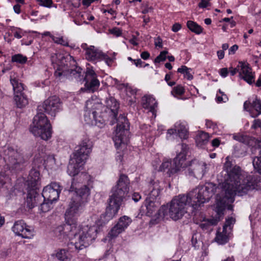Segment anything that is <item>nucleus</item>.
<instances>
[{
  "mask_svg": "<svg viewBox=\"0 0 261 261\" xmlns=\"http://www.w3.org/2000/svg\"><path fill=\"white\" fill-rule=\"evenodd\" d=\"M257 175H247L244 177L241 174V168L234 165L228 159L223 167V170L218 176V180L221 181L220 186L221 191L217 195L216 212L219 215L223 214L226 207L232 210L230 203L234 201V196L238 194L242 196L249 190H253L257 186Z\"/></svg>",
  "mask_w": 261,
  "mask_h": 261,
  "instance_id": "nucleus-1",
  "label": "nucleus"
},
{
  "mask_svg": "<svg viewBox=\"0 0 261 261\" xmlns=\"http://www.w3.org/2000/svg\"><path fill=\"white\" fill-rule=\"evenodd\" d=\"M216 190V185L208 182L196 187L187 194L175 196L168 205L162 206L160 208L159 215L163 219L170 218L174 221L178 220L187 213L189 206L197 210L208 202Z\"/></svg>",
  "mask_w": 261,
  "mask_h": 261,
  "instance_id": "nucleus-2",
  "label": "nucleus"
},
{
  "mask_svg": "<svg viewBox=\"0 0 261 261\" xmlns=\"http://www.w3.org/2000/svg\"><path fill=\"white\" fill-rule=\"evenodd\" d=\"M56 56L57 59V68L55 72L56 76H69L74 78L77 82H85V87L90 92H93L98 89L100 82L92 68H87L84 77L83 69L76 66V61L72 56H64L61 54H57Z\"/></svg>",
  "mask_w": 261,
  "mask_h": 261,
  "instance_id": "nucleus-3",
  "label": "nucleus"
},
{
  "mask_svg": "<svg viewBox=\"0 0 261 261\" xmlns=\"http://www.w3.org/2000/svg\"><path fill=\"white\" fill-rule=\"evenodd\" d=\"M105 103L107 108L110 110L113 120L111 124L113 125L117 123V127L115 130V135L113 138L115 145L117 148L124 144L126 141L127 136L129 133V124L126 117L120 114L117 118L118 111L119 108V103L116 99L111 96L105 99Z\"/></svg>",
  "mask_w": 261,
  "mask_h": 261,
  "instance_id": "nucleus-4",
  "label": "nucleus"
},
{
  "mask_svg": "<svg viewBox=\"0 0 261 261\" xmlns=\"http://www.w3.org/2000/svg\"><path fill=\"white\" fill-rule=\"evenodd\" d=\"M129 180L125 174H121L116 186L111 190L105 216L107 219H112L118 213L123 198L129 192Z\"/></svg>",
  "mask_w": 261,
  "mask_h": 261,
  "instance_id": "nucleus-5",
  "label": "nucleus"
},
{
  "mask_svg": "<svg viewBox=\"0 0 261 261\" xmlns=\"http://www.w3.org/2000/svg\"><path fill=\"white\" fill-rule=\"evenodd\" d=\"M97 233V226L96 225H79L77 226L76 223V231L73 234L74 242L73 243L75 248L77 250H81L88 246L94 240Z\"/></svg>",
  "mask_w": 261,
  "mask_h": 261,
  "instance_id": "nucleus-6",
  "label": "nucleus"
},
{
  "mask_svg": "<svg viewBox=\"0 0 261 261\" xmlns=\"http://www.w3.org/2000/svg\"><path fill=\"white\" fill-rule=\"evenodd\" d=\"M30 129L35 136L39 137L44 140H47L51 136V125L42 112H38L35 116Z\"/></svg>",
  "mask_w": 261,
  "mask_h": 261,
  "instance_id": "nucleus-7",
  "label": "nucleus"
},
{
  "mask_svg": "<svg viewBox=\"0 0 261 261\" xmlns=\"http://www.w3.org/2000/svg\"><path fill=\"white\" fill-rule=\"evenodd\" d=\"M10 81L13 87L14 99L17 108H23L28 104V99L23 93V84L19 79L17 73L12 71L10 73Z\"/></svg>",
  "mask_w": 261,
  "mask_h": 261,
  "instance_id": "nucleus-8",
  "label": "nucleus"
},
{
  "mask_svg": "<svg viewBox=\"0 0 261 261\" xmlns=\"http://www.w3.org/2000/svg\"><path fill=\"white\" fill-rule=\"evenodd\" d=\"M181 151L174 159L173 163L172 164L170 161L164 162L160 167V170L162 171L166 169L172 174L177 173L180 171L181 169L186 167V154L188 148L186 144L181 143L180 145Z\"/></svg>",
  "mask_w": 261,
  "mask_h": 261,
  "instance_id": "nucleus-9",
  "label": "nucleus"
},
{
  "mask_svg": "<svg viewBox=\"0 0 261 261\" xmlns=\"http://www.w3.org/2000/svg\"><path fill=\"white\" fill-rule=\"evenodd\" d=\"M233 138L234 140L248 146H257L260 148L258 155L254 158L252 163L254 170L261 174V140H257L255 138L243 134L234 135Z\"/></svg>",
  "mask_w": 261,
  "mask_h": 261,
  "instance_id": "nucleus-10",
  "label": "nucleus"
},
{
  "mask_svg": "<svg viewBox=\"0 0 261 261\" xmlns=\"http://www.w3.org/2000/svg\"><path fill=\"white\" fill-rule=\"evenodd\" d=\"M4 158L11 167L15 170L21 169L25 162L22 154L11 147H7L4 150Z\"/></svg>",
  "mask_w": 261,
  "mask_h": 261,
  "instance_id": "nucleus-11",
  "label": "nucleus"
},
{
  "mask_svg": "<svg viewBox=\"0 0 261 261\" xmlns=\"http://www.w3.org/2000/svg\"><path fill=\"white\" fill-rule=\"evenodd\" d=\"M93 144L92 141L87 137H84L80 144L75 147L73 157L79 163H85L90 154Z\"/></svg>",
  "mask_w": 261,
  "mask_h": 261,
  "instance_id": "nucleus-12",
  "label": "nucleus"
},
{
  "mask_svg": "<svg viewBox=\"0 0 261 261\" xmlns=\"http://www.w3.org/2000/svg\"><path fill=\"white\" fill-rule=\"evenodd\" d=\"M61 110V102L60 98L56 96L48 97L37 108L38 112H45L53 117H55Z\"/></svg>",
  "mask_w": 261,
  "mask_h": 261,
  "instance_id": "nucleus-13",
  "label": "nucleus"
},
{
  "mask_svg": "<svg viewBox=\"0 0 261 261\" xmlns=\"http://www.w3.org/2000/svg\"><path fill=\"white\" fill-rule=\"evenodd\" d=\"M148 186V190L145 191V194L147 195L148 197L146 199L144 205L147 213L152 214L155 209L153 201L160 194V187L159 183L154 181H151Z\"/></svg>",
  "mask_w": 261,
  "mask_h": 261,
  "instance_id": "nucleus-14",
  "label": "nucleus"
},
{
  "mask_svg": "<svg viewBox=\"0 0 261 261\" xmlns=\"http://www.w3.org/2000/svg\"><path fill=\"white\" fill-rule=\"evenodd\" d=\"M79 198L77 197L75 198L71 197L68 208L65 214V219L67 222L76 223L75 218L79 215L80 213L82 210L83 204V203L79 201Z\"/></svg>",
  "mask_w": 261,
  "mask_h": 261,
  "instance_id": "nucleus-15",
  "label": "nucleus"
},
{
  "mask_svg": "<svg viewBox=\"0 0 261 261\" xmlns=\"http://www.w3.org/2000/svg\"><path fill=\"white\" fill-rule=\"evenodd\" d=\"M81 182L83 181H77V178H73L69 191L70 192H73L72 198H75L77 197L79 198V201L84 203L90 194V190L86 185L79 188Z\"/></svg>",
  "mask_w": 261,
  "mask_h": 261,
  "instance_id": "nucleus-16",
  "label": "nucleus"
},
{
  "mask_svg": "<svg viewBox=\"0 0 261 261\" xmlns=\"http://www.w3.org/2000/svg\"><path fill=\"white\" fill-rule=\"evenodd\" d=\"M12 229L16 235L24 239H30L35 234L34 228L32 226L27 225L22 220L16 221Z\"/></svg>",
  "mask_w": 261,
  "mask_h": 261,
  "instance_id": "nucleus-17",
  "label": "nucleus"
},
{
  "mask_svg": "<svg viewBox=\"0 0 261 261\" xmlns=\"http://www.w3.org/2000/svg\"><path fill=\"white\" fill-rule=\"evenodd\" d=\"M76 231V223L66 222V224L57 226L53 230L54 234L59 239L69 238L72 239Z\"/></svg>",
  "mask_w": 261,
  "mask_h": 261,
  "instance_id": "nucleus-18",
  "label": "nucleus"
},
{
  "mask_svg": "<svg viewBox=\"0 0 261 261\" xmlns=\"http://www.w3.org/2000/svg\"><path fill=\"white\" fill-rule=\"evenodd\" d=\"M61 190L62 188L58 183L52 182L44 188L41 197L44 200L57 201Z\"/></svg>",
  "mask_w": 261,
  "mask_h": 261,
  "instance_id": "nucleus-19",
  "label": "nucleus"
},
{
  "mask_svg": "<svg viewBox=\"0 0 261 261\" xmlns=\"http://www.w3.org/2000/svg\"><path fill=\"white\" fill-rule=\"evenodd\" d=\"M85 163L76 162V158L73 156L68 165L67 173L70 176H73V178H77V181H84V180L88 179L89 175L84 172L81 173L78 177H75L79 174L82 166Z\"/></svg>",
  "mask_w": 261,
  "mask_h": 261,
  "instance_id": "nucleus-20",
  "label": "nucleus"
},
{
  "mask_svg": "<svg viewBox=\"0 0 261 261\" xmlns=\"http://www.w3.org/2000/svg\"><path fill=\"white\" fill-rule=\"evenodd\" d=\"M132 219L130 218L123 216L120 217L117 223L112 228L108 233V237L110 239H113L117 237L120 233L125 230L128 226L131 223Z\"/></svg>",
  "mask_w": 261,
  "mask_h": 261,
  "instance_id": "nucleus-21",
  "label": "nucleus"
},
{
  "mask_svg": "<svg viewBox=\"0 0 261 261\" xmlns=\"http://www.w3.org/2000/svg\"><path fill=\"white\" fill-rule=\"evenodd\" d=\"M244 109L249 112L252 117L255 118L261 114V100L255 96L253 99L250 98L244 103Z\"/></svg>",
  "mask_w": 261,
  "mask_h": 261,
  "instance_id": "nucleus-22",
  "label": "nucleus"
},
{
  "mask_svg": "<svg viewBox=\"0 0 261 261\" xmlns=\"http://www.w3.org/2000/svg\"><path fill=\"white\" fill-rule=\"evenodd\" d=\"M205 164L199 163L196 160L192 161L187 167L186 173L190 176L201 178L204 174Z\"/></svg>",
  "mask_w": 261,
  "mask_h": 261,
  "instance_id": "nucleus-23",
  "label": "nucleus"
},
{
  "mask_svg": "<svg viewBox=\"0 0 261 261\" xmlns=\"http://www.w3.org/2000/svg\"><path fill=\"white\" fill-rule=\"evenodd\" d=\"M177 133L179 137L182 140H186L189 137L188 125L185 122L178 121L174 124V128L168 130L167 135H172Z\"/></svg>",
  "mask_w": 261,
  "mask_h": 261,
  "instance_id": "nucleus-24",
  "label": "nucleus"
},
{
  "mask_svg": "<svg viewBox=\"0 0 261 261\" xmlns=\"http://www.w3.org/2000/svg\"><path fill=\"white\" fill-rule=\"evenodd\" d=\"M240 65V71L239 75L241 79H243L249 85H251L254 83L255 75L254 73L252 71V69L246 64L242 62H239Z\"/></svg>",
  "mask_w": 261,
  "mask_h": 261,
  "instance_id": "nucleus-25",
  "label": "nucleus"
},
{
  "mask_svg": "<svg viewBox=\"0 0 261 261\" xmlns=\"http://www.w3.org/2000/svg\"><path fill=\"white\" fill-rule=\"evenodd\" d=\"M36 189L28 188V194L26 199V203L28 207L32 208L37 206L41 202L42 197L37 192Z\"/></svg>",
  "mask_w": 261,
  "mask_h": 261,
  "instance_id": "nucleus-26",
  "label": "nucleus"
},
{
  "mask_svg": "<svg viewBox=\"0 0 261 261\" xmlns=\"http://www.w3.org/2000/svg\"><path fill=\"white\" fill-rule=\"evenodd\" d=\"M28 188L38 189L40 184V177L39 172L35 169H32L28 177Z\"/></svg>",
  "mask_w": 261,
  "mask_h": 261,
  "instance_id": "nucleus-27",
  "label": "nucleus"
},
{
  "mask_svg": "<svg viewBox=\"0 0 261 261\" xmlns=\"http://www.w3.org/2000/svg\"><path fill=\"white\" fill-rule=\"evenodd\" d=\"M103 53L94 46L90 45L87 53H85L86 59L89 61H97L100 60Z\"/></svg>",
  "mask_w": 261,
  "mask_h": 261,
  "instance_id": "nucleus-28",
  "label": "nucleus"
},
{
  "mask_svg": "<svg viewBox=\"0 0 261 261\" xmlns=\"http://www.w3.org/2000/svg\"><path fill=\"white\" fill-rule=\"evenodd\" d=\"M101 106L99 103H95L92 106V113L90 115L95 121V124L99 127H102L105 124V120L100 116H97L98 112L96 110L101 108Z\"/></svg>",
  "mask_w": 261,
  "mask_h": 261,
  "instance_id": "nucleus-29",
  "label": "nucleus"
},
{
  "mask_svg": "<svg viewBox=\"0 0 261 261\" xmlns=\"http://www.w3.org/2000/svg\"><path fill=\"white\" fill-rule=\"evenodd\" d=\"M141 103L144 108L149 109L150 111H152L157 107L155 99L151 96L145 95L142 97Z\"/></svg>",
  "mask_w": 261,
  "mask_h": 261,
  "instance_id": "nucleus-30",
  "label": "nucleus"
},
{
  "mask_svg": "<svg viewBox=\"0 0 261 261\" xmlns=\"http://www.w3.org/2000/svg\"><path fill=\"white\" fill-rule=\"evenodd\" d=\"M53 258V261H70L71 257L70 254L65 249H61L56 254L51 255L50 258Z\"/></svg>",
  "mask_w": 261,
  "mask_h": 261,
  "instance_id": "nucleus-31",
  "label": "nucleus"
},
{
  "mask_svg": "<svg viewBox=\"0 0 261 261\" xmlns=\"http://www.w3.org/2000/svg\"><path fill=\"white\" fill-rule=\"evenodd\" d=\"M209 136L206 133L200 132L197 135L196 138V142L197 145L200 147L205 145L208 141Z\"/></svg>",
  "mask_w": 261,
  "mask_h": 261,
  "instance_id": "nucleus-32",
  "label": "nucleus"
},
{
  "mask_svg": "<svg viewBox=\"0 0 261 261\" xmlns=\"http://www.w3.org/2000/svg\"><path fill=\"white\" fill-rule=\"evenodd\" d=\"M218 223V220L214 218L210 219L203 220L200 224V227L203 230H209L211 229V227L216 225Z\"/></svg>",
  "mask_w": 261,
  "mask_h": 261,
  "instance_id": "nucleus-33",
  "label": "nucleus"
},
{
  "mask_svg": "<svg viewBox=\"0 0 261 261\" xmlns=\"http://www.w3.org/2000/svg\"><path fill=\"white\" fill-rule=\"evenodd\" d=\"M187 25L190 30L197 34H200L202 32V28L197 23L193 21H188Z\"/></svg>",
  "mask_w": 261,
  "mask_h": 261,
  "instance_id": "nucleus-34",
  "label": "nucleus"
},
{
  "mask_svg": "<svg viewBox=\"0 0 261 261\" xmlns=\"http://www.w3.org/2000/svg\"><path fill=\"white\" fill-rule=\"evenodd\" d=\"M53 201H49L48 200H44L43 199V202H40V210L43 213H46L48 212L51 208H53Z\"/></svg>",
  "mask_w": 261,
  "mask_h": 261,
  "instance_id": "nucleus-35",
  "label": "nucleus"
},
{
  "mask_svg": "<svg viewBox=\"0 0 261 261\" xmlns=\"http://www.w3.org/2000/svg\"><path fill=\"white\" fill-rule=\"evenodd\" d=\"M27 60V57L20 54H15L12 56L11 58L12 62H16L20 64H25Z\"/></svg>",
  "mask_w": 261,
  "mask_h": 261,
  "instance_id": "nucleus-36",
  "label": "nucleus"
},
{
  "mask_svg": "<svg viewBox=\"0 0 261 261\" xmlns=\"http://www.w3.org/2000/svg\"><path fill=\"white\" fill-rule=\"evenodd\" d=\"M44 164L46 167L52 168L56 164V160L54 155H48L44 160Z\"/></svg>",
  "mask_w": 261,
  "mask_h": 261,
  "instance_id": "nucleus-37",
  "label": "nucleus"
},
{
  "mask_svg": "<svg viewBox=\"0 0 261 261\" xmlns=\"http://www.w3.org/2000/svg\"><path fill=\"white\" fill-rule=\"evenodd\" d=\"M52 40L57 44H61L63 46H68V42L67 40L63 38V37H58L54 36H51Z\"/></svg>",
  "mask_w": 261,
  "mask_h": 261,
  "instance_id": "nucleus-38",
  "label": "nucleus"
},
{
  "mask_svg": "<svg viewBox=\"0 0 261 261\" xmlns=\"http://www.w3.org/2000/svg\"><path fill=\"white\" fill-rule=\"evenodd\" d=\"M185 93V89L181 85H178L176 87H174L171 91V94L175 96V95H181L184 94Z\"/></svg>",
  "mask_w": 261,
  "mask_h": 261,
  "instance_id": "nucleus-39",
  "label": "nucleus"
},
{
  "mask_svg": "<svg viewBox=\"0 0 261 261\" xmlns=\"http://www.w3.org/2000/svg\"><path fill=\"white\" fill-rule=\"evenodd\" d=\"M168 54V51L167 50H163L161 51L160 55L155 58L154 62L155 63H157L165 61Z\"/></svg>",
  "mask_w": 261,
  "mask_h": 261,
  "instance_id": "nucleus-40",
  "label": "nucleus"
},
{
  "mask_svg": "<svg viewBox=\"0 0 261 261\" xmlns=\"http://www.w3.org/2000/svg\"><path fill=\"white\" fill-rule=\"evenodd\" d=\"M115 58H110L107 55L103 53V56H102L101 58L100 59V60H103L105 61L106 63L108 66H111L112 63H113Z\"/></svg>",
  "mask_w": 261,
  "mask_h": 261,
  "instance_id": "nucleus-41",
  "label": "nucleus"
},
{
  "mask_svg": "<svg viewBox=\"0 0 261 261\" xmlns=\"http://www.w3.org/2000/svg\"><path fill=\"white\" fill-rule=\"evenodd\" d=\"M40 6L50 8L51 7L53 1L52 0H36Z\"/></svg>",
  "mask_w": 261,
  "mask_h": 261,
  "instance_id": "nucleus-42",
  "label": "nucleus"
},
{
  "mask_svg": "<svg viewBox=\"0 0 261 261\" xmlns=\"http://www.w3.org/2000/svg\"><path fill=\"white\" fill-rule=\"evenodd\" d=\"M216 100L218 102H226L228 101V98L226 94H224V96L221 95L219 96L217 95L216 96Z\"/></svg>",
  "mask_w": 261,
  "mask_h": 261,
  "instance_id": "nucleus-43",
  "label": "nucleus"
},
{
  "mask_svg": "<svg viewBox=\"0 0 261 261\" xmlns=\"http://www.w3.org/2000/svg\"><path fill=\"white\" fill-rule=\"evenodd\" d=\"M236 222V219L233 217H229L228 218L226 221L225 225L224 226V228H225V227H230L231 225H233Z\"/></svg>",
  "mask_w": 261,
  "mask_h": 261,
  "instance_id": "nucleus-44",
  "label": "nucleus"
},
{
  "mask_svg": "<svg viewBox=\"0 0 261 261\" xmlns=\"http://www.w3.org/2000/svg\"><path fill=\"white\" fill-rule=\"evenodd\" d=\"M210 0H200V2L198 4L200 8H204L210 5Z\"/></svg>",
  "mask_w": 261,
  "mask_h": 261,
  "instance_id": "nucleus-45",
  "label": "nucleus"
},
{
  "mask_svg": "<svg viewBox=\"0 0 261 261\" xmlns=\"http://www.w3.org/2000/svg\"><path fill=\"white\" fill-rule=\"evenodd\" d=\"M110 33L112 34L116 35V36H120L122 34L121 31L117 28H113L110 30Z\"/></svg>",
  "mask_w": 261,
  "mask_h": 261,
  "instance_id": "nucleus-46",
  "label": "nucleus"
},
{
  "mask_svg": "<svg viewBox=\"0 0 261 261\" xmlns=\"http://www.w3.org/2000/svg\"><path fill=\"white\" fill-rule=\"evenodd\" d=\"M217 242L219 244H224L227 242V238L226 237H224L221 234H220L217 237Z\"/></svg>",
  "mask_w": 261,
  "mask_h": 261,
  "instance_id": "nucleus-47",
  "label": "nucleus"
},
{
  "mask_svg": "<svg viewBox=\"0 0 261 261\" xmlns=\"http://www.w3.org/2000/svg\"><path fill=\"white\" fill-rule=\"evenodd\" d=\"M257 127L261 128V119H255L253 121V123L251 126V128L255 129Z\"/></svg>",
  "mask_w": 261,
  "mask_h": 261,
  "instance_id": "nucleus-48",
  "label": "nucleus"
},
{
  "mask_svg": "<svg viewBox=\"0 0 261 261\" xmlns=\"http://www.w3.org/2000/svg\"><path fill=\"white\" fill-rule=\"evenodd\" d=\"M132 198L135 202H137L141 198V196L139 193L134 192L132 195Z\"/></svg>",
  "mask_w": 261,
  "mask_h": 261,
  "instance_id": "nucleus-49",
  "label": "nucleus"
},
{
  "mask_svg": "<svg viewBox=\"0 0 261 261\" xmlns=\"http://www.w3.org/2000/svg\"><path fill=\"white\" fill-rule=\"evenodd\" d=\"M187 70H191V69L188 68L185 65H182L178 68L177 72L184 74Z\"/></svg>",
  "mask_w": 261,
  "mask_h": 261,
  "instance_id": "nucleus-50",
  "label": "nucleus"
},
{
  "mask_svg": "<svg viewBox=\"0 0 261 261\" xmlns=\"http://www.w3.org/2000/svg\"><path fill=\"white\" fill-rule=\"evenodd\" d=\"M228 73V69L226 68H223L220 69V75L223 77H225L227 76Z\"/></svg>",
  "mask_w": 261,
  "mask_h": 261,
  "instance_id": "nucleus-51",
  "label": "nucleus"
},
{
  "mask_svg": "<svg viewBox=\"0 0 261 261\" xmlns=\"http://www.w3.org/2000/svg\"><path fill=\"white\" fill-rule=\"evenodd\" d=\"M181 25L179 23H175L173 25L172 30L174 32H177L181 29Z\"/></svg>",
  "mask_w": 261,
  "mask_h": 261,
  "instance_id": "nucleus-52",
  "label": "nucleus"
},
{
  "mask_svg": "<svg viewBox=\"0 0 261 261\" xmlns=\"http://www.w3.org/2000/svg\"><path fill=\"white\" fill-rule=\"evenodd\" d=\"M238 49V46L236 44L233 45L229 49V54L233 55Z\"/></svg>",
  "mask_w": 261,
  "mask_h": 261,
  "instance_id": "nucleus-53",
  "label": "nucleus"
},
{
  "mask_svg": "<svg viewBox=\"0 0 261 261\" xmlns=\"http://www.w3.org/2000/svg\"><path fill=\"white\" fill-rule=\"evenodd\" d=\"M240 71V65L239 64L237 68H232L230 70V74L231 75H234L237 72L239 73Z\"/></svg>",
  "mask_w": 261,
  "mask_h": 261,
  "instance_id": "nucleus-54",
  "label": "nucleus"
},
{
  "mask_svg": "<svg viewBox=\"0 0 261 261\" xmlns=\"http://www.w3.org/2000/svg\"><path fill=\"white\" fill-rule=\"evenodd\" d=\"M150 57V54L148 51H143L141 54V57L144 60L148 59Z\"/></svg>",
  "mask_w": 261,
  "mask_h": 261,
  "instance_id": "nucleus-55",
  "label": "nucleus"
},
{
  "mask_svg": "<svg viewBox=\"0 0 261 261\" xmlns=\"http://www.w3.org/2000/svg\"><path fill=\"white\" fill-rule=\"evenodd\" d=\"M191 70H187L185 73H184V76L186 77L188 80H191L193 79V76L190 73Z\"/></svg>",
  "mask_w": 261,
  "mask_h": 261,
  "instance_id": "nucleus-56",
  "label": "nucleus"
},
{
  "mask_svg": "<svg viewBox=\"0 0 261 261\" xmlns=\"http://www.w3.org/2000/svg\"><path fill=\"white\" fill-rule=\"evenodd\" d=\"M13 9L16 13L19 14L20 13V5L19 4L15 5Z\"/></svg>",
  "mask_w": 261,
  "mask_h": 261,
  "instance_id": "nucleus-57",
  "label": "nucleus"
},
{
  "mask_svg": "<svg viewBox=\"0 0 261 261\" xmlns=\"http://www.w3.org/2000/svg\"><path fill=\"white\" fill-rule=\"evenodd\" d=\"M220 144V140L216 138L214 139L212 141V145L214 147H218Z\"/></svg>",
  "mask_w": 261,
  "mask_h": 261,
  "instance_id": "nucleus-58",
  "label": "nucleus"
},
{
  "mask_svg": "<svg viewBox=\"0 0 261 261\" xmlns=\"http://www.w3.org/2000/svg\"><path fill=\"white\" fill-rule=\"evenodd\" d=\"M217 56L219 59H222L224 57V52L222 50L217 51Z\"/></svg>",
  "mask_w": 261,
  "mask_h": 261,
  "instance_id": "nucleus-59",
  "label": "nucleus"
},
{
  "mask_svg": "<svg viewBox=\"0 0 261 261\" xmlns=\"http://www.w3.org/2000/svg\"><path fill=\"white\" fill-rule=\"evenodd\" d=\"M133 62H134V64H135V65L136 66H140V67L142 66L143 62L142 61V60L141 59H138L137 60H133Z\"/></svg>",
  "mask_w": 261,
  "mask_h": 261,
  "instance_id": "nucleus-60",
  "label": "nucleus"
},
{
  "mask_svg": "<svg viewBox=\"0 0 261 261\" xmlns=\"http://www.w3.org/2000/svg\"><path fill=\"white\" fill-rule=\"evenodd\" d=\"M13 36L17 39H20L22 37L21 33L19 31H14L13 32Z\"/></svg>",
  "mask_w": 261,
  "mask_h": 261,
  "instance_id": "nucleus-61",
  "label": "nucleus"
},
{
  "mask_svg": "<svg viewBox=\"0 0 261 261\" xmlns=\"http://www.w3.org/2000/svg\"><path fill=\"white\" fill-rule=\"evenodd\" d=\"M81 47L85 50V53H87L88 50L90 49V46H89L86 43H83L81 45Z\"/></svg>",
  "mask_w": 261,
  "mask_h": 261,
  "instance_id": "nucleus-62",
  "label": "nucleus"
},
{
  "mask_svg": "<svg viewBox=\"0 0 261 261\" xmlns=\"http://www.w3.org/2000/svg\"><path fill=\"white\" fill-rule=\"evenodd\" d=\"M136 37L135 36L133 37V38L129 40V42L135 46L138 45V43L136 41Z\"/></svg>",
  "mask_w": 261,
  "mask_h": 261,
  "instance_id": "nucleus-63",
  "label": "nucleus"
},
{
  "mask_svg": "<svg viewBox=\"0 0 261 261\" xmlns=\"http://www.w3.org/2000/svg\"><path fill=\"white\" fill-rule=\"evenodd\" d=\"M256 87H259L261 86V76H260L255 83Z\"/></svg>",
  "mask_w": 261,
  "mask_h": 261,
  "instance_id": "nucleus-64",
  "label": "nucleus"
}]
</instances>
